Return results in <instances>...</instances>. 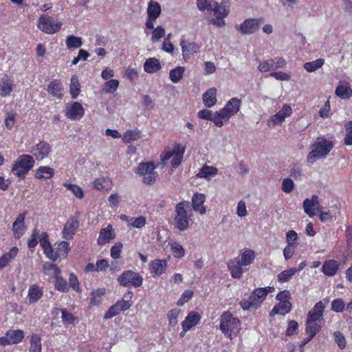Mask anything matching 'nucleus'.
Listing matches in <instances>:
<instances>
[{"instance_id":"nucleus-1","label":"nucleus","mask_w":352,"mask_h":352,"mask_svg":"<svg viewBox=\"0 0 352 352\" xmlns=\"http://www.w3.org/2000/svg\"><path fill=\"white\" fill-rule=\"evenodd\" d=\"M175 227L179 231H185L192 223V212L190 209L188 201H182L177 204L175 208Z\"/></svg>"},{"instance_id":"nucleus-2","label":"nucleus","mask_w":352,"mask_h":352,"mask_svg":"<svg viewBox=\"0 0 352 352\" xmlns=\"http://www.w3.org/2000/svg\"><path fill=\"white\" fill-rule=\"evenodd\" d=\"M333 146V142L324 137H319L311 145V151L307 157V160L310 164H314L316 160L324 158L329 154Z\"/></svg>"},{"instance_id":"nucleus-3","label":"nucleus","mask_w":352,"mask_h":352,"mask_svg":"<svg viewBox=\"0 0 352 352\" xmlns=\"http://www.w3.org/2000/svg\"><path fill=\"white\" fill-rule=\"evenodd\" d=\"M219 329L225 336L232 339L241 330V322L229 311H225L220 316Z\"/></svg>"},{"instance_id":"nucleus-4","label":"nucleus","mask_w":352,"mask_h":352,"mask_svg":"<svg viewBox=\"0 0 352 352\" xmlns=\"http://www.w3.org/2000/svg\"><path fill=\"white\" fill-rule=\"evenodd\" d=\"M34 162L32 156L21 155L15 161L11 171L20 179H23L27 173L33 168Z\"/></svg>"},{"instance_id":"nucleus-5","label":"nucleus","mask_w":352,"mask_h":352,"mask_svg":"<svg viewBox=\"0 0 352 352\" xmlns=\"http://www.w3.org/2000/svg\"><path fill=\"white\" fill-rule=\"evenodd\" d=\"M209 11H212L215 16L210 21L212 24L217 27L225 25L226 22L224 18L228 15L230 12L229 5L227 2L222 1L221 4H219L214 0H210Z\"/></svg>"},{"instance_id":"nucleus-6","label":"nucleus","mask_w":352,"mask_h":352,"mask_svg":"<svg viewBox=\"0 0 352 352\" xmlns=\"http://www.w3.org/2000/svg\"><path fill=\"white\" fill-rule=\"evenodd\" d=\"M155 168L153 162H141L135 170V173L142 177L143 183L151 185L155 182L158 175L155 171Z\"/></svg>"},{"instance_id":"nucleus-7","label":"nucleus","mask_w":352,"mask_h":352,"mask_svg":"<svg viewBox=\"0 0 352 352\" xmlns=\"http://www.w3.org/2000/svg\"><path fill=\"white\" fill-rule=\"evenodd\" d=\"M62 23L55 21L52 17L42 14L38 21V28L43 32L49 34L58 32L62 26Z\"/></svg>"},{"instance_id":"nucleus-8","label":"nucleus","mask_w":352,"mask_h":352,"mask_svg":"<svg viewBox=\"0 0 352 352\" xmlns=\"http://www.w3.org/2000/svg\"><path fill=\"white\" fill-rule=\"evenodd\" d=\"M118 281L124 287H138L142 285L143 278L140 274L132 270H127L118 277Z\"/></svg>"},{"instance_id":"nucleus-9","label":"nucleus","mask_w":352,"mask_h":352,"mask_svg":"<svg viewBox=\"0 0 352 352\" xmlns=\"http://www.w3.org/2000/svg\"><path fill=\"white\" fill-rule=\"evenodd\" d=\"M292 113V109L288 104L283 105L280 110L276 114L272 116L267 122L268 126H274L276 125H281L285 120V118H289Z\"/></svg>"},{"instance_id":"nucleus-10","label":"nucleus","mask_w":352,"mask_h":352,"mask_svg":"<svg viewBox=\"0 0 352 352\" xmlns=\"http://www.w3.org/2000/svg\"><path fill=\"white\" fill-rule=\"evenodd\" d=\"M24 338L22 330H9L6 335L0 338V345L6 346L19 343Z\"/></svg>"},{"instance_id":"nucleus-11","label":"nucleus","mask_w":352,"mask_h":352,"mask_svg":"<svg viewBox=\"0 0 352 352\" xmlns=\"http://www.w3.org/2000/svg\"><path fill=\"white\" fill-rule=\"evenodd\" d=\"M303 209L305 212L310 217L316 215V212L322 210V206L320 204L317 195H312L310 199H305L303 201Z\"/></svg>"},{"instance_id":"nucleus-12","label":"nucleus","mask_w":352,"mask_h":352,"mask_svg":"<svg viewBox=\"0 0 352 352\" xmlns=\"http://www.w3.org/2000/svg\"><path fill=\"white\" fill-rule=\"evenodd\" d=\"M84 113L85 109L78 102H74L66 107L65 116L70 120H79L84 116Z\"/></svg>"},{"instance_id":"nucleus-13","label":"nucleus","mask_w":352,"mask_h":352,"mask_svg":"<svg viewBox=\"0 0 352 352\" xmlns=\"http://www.w3.org/2000/svg\"><path fill=\"white\" fill-rule=\"evenodd\" d=\"M39 243L45 256L53 261H56L55 249L51 245L48 240V234L47 232H44L41 234L39 236Z\"/></svg>"},{"instance_id":"nucleus-14","label":"nucleus","mask_w":352,"mask_h":352,"mask_svg":"<svg viewBox=\"0 0 352 352\" xmlns=\"http://www.w3.org/2000/svg\"><path fill=\"white\" fill-rule=\"evenodd\" d=\"M51 151L50 145L44 141L39 142L30 151L31 153L37 160H42L47 157Z\"/></svg>"},{"instance_id":"nucleus-15","label":"nucleus","mask_w":352,"mask_h":352,"mask_svg":"<svg viewBox=\"0 0 352 352\" xmlns=\"http://www.w3.org/2000/svg\"><path fill=\"white\" fill-rule=\"evenodd\" d=\"M274 291V288L273 287H261L254 289L250 296L252 300L256 303L255 304L256 306L258 307L265 299L267 294L272 293Z\"/></svg>"},{"instance_id":"nucleus-16","label":"nucleus","mask_w":352,"mask_h":352,"mask_svg":"<svg viewBox=\"0 0 352 352\" xmlns=\"http://www.w3.org/2000/svg\"><path fill=\"white\" fill-rule=\"evenodd\" d=\"M79 226V222L76 217H72L67 220L64 225L63 230L62 231L63 238L65 239H71L75 234Z\"/></svg>"},{"instance_id":"nucleus-17","label":"nucleus","mask_w":352,"mask_h":352,"mask_svg":"<svg viewBox=\"0 0 352 352\" xmlns=\"http://www.w3.org/2000/svg\"><path fill=\"white\" fill-rule=\"evenodd\" d=\"M260 19H249L245 20L237 30H240L242 34H251L258 30Z\"/></svg>"},{"instance_id":"nucleus-18","label":"nucleus","mask_w":352,"mask_h":352,"mask_svg":"<svg viewBox=\"0 0 352 352\" xmlns=\"http://www.w3.org/2000/svg\"><path fill=\"white\" fill-rule=\"evenodd\" d=\"M89 186L100 191H109L112 188V182L108 177H100L90 182Z\"/></svg>"},{"instance_id":"nucleus-19","label":"nucleus","mask_w":352,"mask_h":352,"mask_svg":"<svg viewBox=\"0 0 352 352\" xmlns=\"http://www.w3.org/2000/svg\"><path fill=\"white\" fill-rule=\"evenodd\" d=\"M201 318V316L198 312L190 311L182 322L184 333H186V332L196 326L200 322Z\"/></svg>"},{"instance_id":"nucleus-20","label":"nucleus","mask_w":352,"mask_h":352,"mask_svg":"<svg viewBox=\"0 0 352 352\" xmlns=\"http://www.w3.org/2000/svg\"><path fill=\"white\" fill-rule=\"evenodd\" d=\"M180 46L182 50V56L185 60L190 58L191 55L199 52L200 46L195 42H187L182 40L180 42Z\"/></svg>"},{"instance_id":"nucleus-21","label":"nucleus","mask_w":352,"mask_h":352,"mask_svg":"<svg viewBox=\"0 0 352 352\" xmlns=\"http://www.w3.org/2000/svg\"><path fill=\"white\" fill-rule=\"evenodd\" d=\"M244 267L239 261V257L234 258L228 262V268L230 272L231 276L234 278H239L243 275Z\"/></svg>"},{"instance_id":"nucleus-22","label":"nucleus","mask_w":352,"mask_h":352,"mask_svg":"<svg viewBox=\"0 0 352 352\" xmlns=\"http://www.w3.org/2000/svg\"><path fill=\"white\" fill-rule=\"evenodd\" d=\"M115 238L116 233L113 226L109 224L107 227L100 230L99 237L98 239V243L99 245H104Z\"/></svg>"},{"instance_id":"nucleus-23","label":"nucleus","mask_w":352,"mask_h":352,"mask_svg":"<svg viewBox=\"0 0 352 352\" xmlns=\"http://www.w3.org/2000/svg\"><path fill=\"white\" fill-rule=\"evenodd\" d=\"M25 214L26 213H21L19 214L12 224L14 236L16 239H20L25 232V226L24 223Z\"/></svg>"},{"instance_id":"nucleus-24","label":"nucleus","mask_w":352,"mask_h":352,"mask_svg":"<svg viewBox=\"0 0 352 352\" xmlns=\"http://www.w3.org/2000/svg\"><path fill=\"white\" fill-rule=\"evenodd\" d=\"M206 201V196L202 193H195L192 198V206L195 211L204 214L206 212V208L204 205Z\"/></svg>"},{"instance_id":"nucleus-25","label":"nucleus","mask_w":352,"mask_h":352,"mask_svg":"<svg viewBox=\"0 0 352 352\" xmlns=\"http://www.w3.org/2000/svg\"><path fill=\"white\" fill-rule=\"evenodd\" d=\"M324 308L325 306L322 301L317 302L314 308L308 312L307 319L320 322L322 320Z\"/></svg>"},{"instance_id":"nucleus-26","label":"nucleus","mask_w":352,"mask_h":352,"mask_svg":"<svg viewBox=\"0 0 352 352\" xmlns=\"http://www.w3.org/2000/svg\"><path fill=\"white\" fill-rule=\"evenodd\" d=\"M167 268V260L155 259L150 263V271L155 276H160L164 274Z\"/></svg>"},{"instance_id":"nucleus-27","label":"nucleus","mask_w":352,"mask_h":352,"mask_svg":"<svg viewBox=\"0 0 352 352\" xmlns=\"http://www.w3.org/2000/svg\"><path fill=\"white\" fill-rule=\"evenodd\" d=\"M203 102L205 107L208 108H210L216 104L217 102L216 88H210L203 94Z\"/></svg>"},{"instance_id":"nucleus-28","label":"nucleus","mask_w":352,"mask_h":352,"mask_svg":"<svg viewBox=\"0 0 352 352\" xmlns=\"http://www.w3.org/2000/svg\"><path fill=\"white\" fill-rule=\"evenodd\" d=\"M321 326L319 321L307 319L306 321V332L309 334V337L305 342H309L320 330Z\"/></svg>"},{"instance_id":"nucleus-29","label":"nucleus","mask_w":352,"mask_h":352,"mask_svg":"<svg viewBox=\"0 0 352 352\" xmlns=\"http://www.w3.org/2000/svg\"><path fill=\"white\" fill-rule=\"evenodd\" d=\"M47 90L49 94L57 98H61L63 96V87L58 80H52L48 85Z\"/></svg>"},{"instance_id":"nucleus-30","label":"nucleus","mask_w":352,"mask_h":352,"mask_svg":"<svg viewBox=\"0 0 352 352\" xmlns=\"http://www.w3.org/2000/svg\"><path fill=\"white\" fill-rule=\"evenodd\" d=\"M292 309V304L289 301L279 302L275 305L270 312V316L276 314L285 315Z\"/></svg>"},{"instance_id":"nucleus-31","label":"nucleus","mask_w":352,"mask_h":352,"mask_svg":"<svg viewBox=\"0 0 352 352\" xmlns=\"http://www.w3.org/2000/svg\"><path fill=\"white\" fill-rule=\"evenodd\" d=\"M232 116L224 109H220L219 111L214 113V118H213L214 124L218 126L221 127L227 122Z\"/></svg>"},{"instance_id":"nucleus-32","label":"nucleus","mask_w":352,"mask_h":352,"mask_svg":"<svg viewBox=\"0 0 352 352\" xmlns=\"http://www.w3.org/2000/svg\"><path fill=\"white\" fill-rule=\"evenodd\" d=\"M241 104V100L240 99L232 98L226 102L223 108L231 116H232L239 111Z\"/></svg>"},{"instance_id":"nucleus-33","label":"nucleus","mask_w":352,"mask_h":352,"mask_svg":"<svg viewBox=\"0 0 352 352\" xmlns=\"http://www.w3.org/2000/svg\"><path fill=\"white\" fill-rule=\"evenodd\" d=\"M161 64L156 58H149L146 59L144 64V69L148 74H153L161 69Z\"/></svg>"},{"instance_id":"nucleus-34","label":"nucleus","mask_w":352,"mask_h":352,"mask_svg":"<svg viewBox=\"0 0 352 352\" xmlns=\"http://www.w3.org/2000/svg\"><path fill=\"white\" fill-rule=\"evenodd\" d=\"M43 296V289L37 285H31L28 289V299L30 303L37 302Z\"/></svg>"},{"instance_id":"nucleus-35","label":"nucleus","mask_w":352,"mask_h":352,"mask_svg":"<svg viewBox=\"0 0 352 352\" xmlns=\"http://www.w3.org/2000/svg\"><path fill=\"white\" fill-rule=\"evenodd\" d=\"M218 170L214 166L204 165L197 174V177L199 178H204L210 180L217 175Z\"/></svg>"},{"instance_id":"nucleus-36","label":"nucleus","mask_w":352,"mask_h":352,"mask_svg":"<svg viewBox=\"0 0 352 352\" xmlns=\"http://www.w3.org/2000/svg\"><path fill=\"white\" fill-rule=\"evenodd\" d=\"M255 258V253L250 249H244L240 253L239 261L244 267L252 264Z\"/></svg>"},{"instance_id":"nucleus-37","label":"nucleus","mask_w":352,"mask_h":352,"mask_svg":"<svg viewBox=\"0 0 352 352\" xmlns=\"http://www.w3.org/2000/svg\"><path fill=\"white\" fill-rule=\"evenodd\" d=\"M336 94L342 99H348L352 95V90L347 82H340L336 87Z\"/></svg>"},{"instance_id":"nucleus-38","label":"nucleus","mask_w":352,"mask_h":352,"mask_svg":"<svg viewBox=\"0 0 352 352\" xmlns=\"http://www.w3.org/2000/svg\"><path fill=\"white\" fill-rule=\"evenodd\" d=\"M18 251L19 250L16 247H13L9 252L3 254L0 257V269L6 267L16 256Z\"/></svg>"},{"instance_id":"nucleus-39","label":"nucleus","mask_w":352,"mask_h":352,"mask_svg":"<svg viewBox=\"0 0 352 352\" xmlns=\"http://www.w3.org/2000/svg\"><path fill=\"white\" fill-rule=\"evenodd\" d=\"M147 14L149 19H157L161 14L160 5L156 1H150L147 8Z\"/></svg>"},{"instance_id":"nucleus-40","label":"nucleus","mask_w":352,"mask_h":352,"mask_svg":"<svg viewBox=\"0 0 352 352\" xmlns=\"http://www.w3.org/2000/svg\"><path fill=\"white\" fill-rule=\"evenodd\" d=\"M54 175V168L50 166H40L35 173V177L37 179H50Z\"/></svg>"},{"instance_id":"nucleus-41","label":"nucleus","mask_w":352,"mask_h":352,"mask_svg":"<svg viewBox=\"0 0 352 352\" xmlns=\"http://www.w3.org/2000/svg\"><path fill=\"white\" fill-rule=\"evenodd\" d=\"M338 269V264L335 260H329L324 263L322 265L323 273L329 276H333Z\"/></svg>"},{"instance_id":"nucleus-42","label":"nucleus","mask_w":352,"mask_h":352,"mask_svg":"<svg viewBox=\"0 0 352 352\" xmlns=\"http://www.w3.org/2000/svg\"><path fill=\"white\" fill-rule=\"evenodd\" d=\"M43 270L45 274L50 278H56L60 273V270L58 267L50 262H46L43 264Z\"/></svg>"},{"instance_id":"nucleus-43","label":"nucleus","mask_w":352,"mask_h":352,"mask_svg":"<svg viewBox=\"0 0 352 352\" xmlns=\"http://www.w3.org/2000/svg\"><path fill=\"white\" fill-rule=\"evenodd\" d=\"M69 250V244L67 241H61L56 243V248H55V255L56 256V260L58 258L65 257Z\"/></svg>"},{"instance_id":"nucleus-44","label":"nucleus","mask_w":352,"mask_h":352,"mask_svg":"<svg viewBox=\"0 0 352 352\" xmlns=\"http://www.w3.org/2000/svg\"><path fill=\"white\" fill-rule=\"evenodd\" d=\"M14 85L8 79L4 78L0 83V95L5 97L9 95L13 90Z\"/></svg>"},{"instance_id":"nucleus-45","label":"nucleus","mask_w":352,"mask_h":352,"mask_svg":"<svg viewBox=\"0 0 352 352\" xmlns=\"http://www.w3.org/2000/svg\"><path fill=\"white\" fill-rule=\"evenodd\" d=\"M70 87L69 92L72 98H76L80 93V86L78 81V78L77 76L74 75L72 76L70 80Z\"/></svg>"},{"instance_id":"nucleus-46","label":"nucleus","mask_w":352,"mask_h":352,"mask_svg":"<svg viewBox=\"0 0 352 352\" xmlns=\"http://www.w3.org/2000/svg\"><path fill=\"white\" fill-rule=\"evenodd\" d=\"M324 64L323 58H318L311 62H307L304 64L305 69L308 72H313L321 68Z\"/></svg>"},{"instance_id":"nucleus-47","label":"nucleus","mask_w":352,"mask_h":352,"mask_svg":"<svg viewBox=\"0 0 352 352\" xmlns=\"http://www.w3.org/2000/svg\"><path fill=\"white\" fill-rule=\"evenodd\" d=\"M120 82L117 79L107 80L102 85V90L107 94H113L118 89Z\"/></svg>"},{"instance_id":"nucleus-48","label":"nucleus","mask_w":352,"mask_h":352,"mask_svg":"<svg viewBox=\"0 0 352 352\" xmlns=\"http://www.w3.org/2000/svg\"><path fill=\"white\" fill-rule=\"evenodd\" d=\"M184 71V67L181 66H178L175 69L170 70L169 73V77L170 80L174 83L178 82L182 79Z\"/></svg>"},{"instance_id":"nucleus-49","label":"nucleus","mask_w":352,"mask_h":352,"mask_svg":"<svg viewBox=\"0 0 352 352\" xmlns=\"http://www.w3.org/2000/svg\"><path fill=\"white\" fill-rule=\"evenodd\" d=\"M82 44V41L80 37L69 35L66 38V45L68 49L78 48Z\"/></svg>"},{"instance_id":"nucleus-50","label":"nucleus","mask_w":352,"mask_h":352,"mask_svg":"<svg viewBox=\"0 0 352 352\" xmlns=\"http://www.w3.org/2000/svg\"><path fill=\"white\" fill-rule=\"evenodd\" d=\"M63 186L70 190L72 194L78 199H82L84 197V192L82 189L76 184L64 183Z\"/></svg>"},{"instance_id":"nucleus-51","label":"nucleus","mask_w":352,"mask_h":352,"mask_svg":"<svg viewBox=\"0 0 352 352\" xmlns=\"http://www.w3.org/2000/svg\"><path fill=\"white\" fill-rule=\"evenodd\" d=\"M30 352H41V338L36 334L31 337Z\"/></svg>"},{"instance_id":"nucleus-52","label":"nucleus","mask_w":352,"mask_h":352,"mask_svg":"<svg viewBox=\"0 0 352 352\" xmlns=\"http://www.w3.org/2000/svg\"><path fill=\"white\" fill-rule=\"evenodd\" d=\"M140 138V132L135 130H130L126 131L122 138V140L126 143H129L132 141L138 140Z\"/></svg>"},{"instance_id":"nucleus-53","label":"nucleus","mask_w":352,"mask_h":352,"mask_svg":"<svg viewBox=\"0 0 352 352\" xmlns=\"http://www.w3.org/2000/svg\"><path fill=\"white\" fill-rule=\"evenodd\" d=\"M296 273L295 268L284 270L278 275V280L281 283L287 282Z\"/></svg>"},{"instance_id":"nucleus-54","label":"nucleus","mask_w":352,"mask_h":352,"mask_svg":"<svg viewBox=\"0 0 352 352\" xmlns=\"http://www.w3.org/2000/svg\"><path fill=\"white\" fill-rule=\"evenodd\" d=\"M258 68L261 72H267L269 71L275 70L274 60L273 59H268L265 61H263L258 65Z\"/></svg>"},{"instance_id":"nucleus-55","label":"nucleus","mask_w":352,"mask_h":352,"mask_svg":"<svg viewBox=\"0 0 352 352\" xmlns=\"http://www.w3.org/2000/svg\"><path fill=\"white\" fill-rule=\"evenodd\" d=\"M184 152L179 150L178 148H174V153L172 156L171 164L173 167L176 168L178 166L183 159Z\"/></svg>"},{"instance_id":"nucleus-56","label":"nucleus","mask_w":352,"mask_h":352,"mask_svg":"<svg viewBox=\"0 0 352 352\" xmlns=\"http://www.w3.org/2000/svg\"><path fill=\"white\" fill-rule=\"evenodd\" d=\"M173 251V256L175 258H182L185 255V250L184 248L177 243H173L170 245Z\"/></svg>"},{"instance_id":"nucleus-57","label":"nucleus","mask_w":352,"mask_h":352,"mask_svg":"<svg viewBox=\"0 0 352 352\" xmlns=\"http://www.w3.org/2000/svg\"><path fill=\"white\" fill-rule=\"evenodd\" d=\"M55 287L57 290L62 292H67L69 290L67 281L59 275L56 278Z\"/></svg>"},{"instance_id":"nucleus-58","label":"nucleus","mask_w":352,"mask_h":352,"mask_svg":"<svg viewBox=\"0 0 352 352\" xmlns=\"http://www.w3.org/2000/svg\"><path fill=\"white\" fill-rule=\"evenodd\" d=\"M165 35V30L162 26H157L152 33L151 41L156 43Z\"/></svg>"},{"instance_id":"nucleus-59","label":"nucleus","mask_w":352,"mask_h":352,"mask_svg":"<svg viewBox=\"0 0 352 352\" xmlns=\"http://www.w3.org/2000/svg\"><path fill=\"white\" fill-rule=\"evenodd\" d=\"M346 135L344 142L346 145H352V121H349L345 124Z\"/></svg>"},{"instance_id":"nucleus-60","label":"nucleus","mask_w":352,"mask_h":352,"mask_svg":"<svg viewBox=\"0 0 352 352\" xmlns=\"http://www.w3.org/2000/svg\"><path fill=\"white\" fill-rule=\"evenodd\" d=\"M146 222V218L143 216H140L137 218L132 217L130 226L135 228H142L145 226Z\"/></svg>"},{"instance_id":"nucleus-61","label":"nucleus","mask_w":352,"mask_h":352,"mask_svg":"<svg viewBox=\"0 0 352 352\" xmlns=\"http://www.w3.org/2000/svg\"><path fill=\"white\" fill-rule=\"evenodd\" d=\"M179 314V310L174 309L170 310L168 314V319L169 325L175 327L177 324V317Z\"/></svg>"},{"instance_id":"nucleus-62","label":"nucleus","mask_w":352,"mask_h":352,"mask_svg":"<svg viewBox=\"0 0 352 352\" xmlns=\"http://www.w3.org/2000/svg\"><path fill=\"white\" fill-rule=\"evenodd\" d=\"M294 188V183L292 179L286 178L282 182V190L285 193H290Z\"/></svg>"},{"instance_id":"nucleus-63","label":"nucleus","mask_w":352,"mask_h":352,"mask_svg":"<svg viewBox=\"0 0 352 352\" xmlns=\"http://www.w3.org/2000/svg\"><path fill=\"white\" fill-rule=\"evenodd\" d=\"M345 304L341 298H337L331 302V309L337 313L341 312L344 308Z\"/></svg>"},{"instance_id":"nucleus-64","label":"nucleus","mask_w":352,"mask_h":352,"mask_svg":"<svg viewBox=\"0 0 352 352\" xmlns=\"http://www.w3.org/2000/svg\"><path fill=\"white\" fill-rule=\"evenodd\" d=\"M61 318L64 324H72L76 320L72 313L65 309L61 310Z\"/></svg>"}]
</instances>
